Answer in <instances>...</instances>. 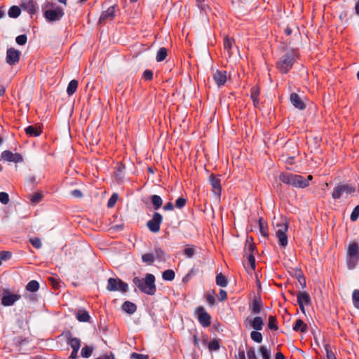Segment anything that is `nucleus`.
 Returning a JSON list of instances; mask_svg holds the SVG:
<instances>
[{
  "label": "nucleus",
  "mask_w": 359,
  "mask_h": 359,
  "mask_svg": "<svg viewBox=\"0 0 359 359\" xmlns=\"http://www.w3.org/2000/svg\"><path fill=\"white\" fill-rule=\"evenodd\" d=\"M41 11L44 18L48 22L60 21L65 15L62 7L48 0H46L41 5Z\"/></svg>",
  "instance_id": "obj_1"
},
{
  "label": "nucleus",
  "mask_w": 359,
  "mask_h": 359,
  "mask_svg": "<svg viewBox=\"0 0 359 359\" xmlns=\"http://www.w3.org/2000/svg\"><path fill=\"white\" fill-rule=\"evenodd\" d=\"M156 278L152 273H146L144 278L135 276L133 279V284L143 293L154 295L156 292Z\"/></svg>",
  "instance_id": "obj_2"
},
{
  "label": "nucleus",
  "mask_w": 359,
  "mask_h": 359,
  "mask_svg": "<svg viewBox=\"0 0 359 359\" xmlns=\"http://www.w3.org/2000/svg\"><path fill=\"white\" fill-rule=\"evenodd\" d=\"M297 57L298 51L297 50L288 49L276 62V68L281 74H286L291 70Z\"/></svg>",
  "instance_id": "obj_3"
},
{
  "label": "nucleus",
  "mask_w": 359,
  "mask_h": 359,
  "mask_svg": "<svg viewBox=\"0 0 359 359\" xmlns=\"http://www.w3.org/2000/svg\"><path fill=\"white\" fill-rule=\"evenodd\" d=\"M279 180L283 183L295 188L304 189L309 186L308 180H306L303 176L290 172H280Z\"/></svg>",
  "instance_id": "obj_4"
},
{
  "label": "nucleus",
  "mask_w": 359,
  "mask_h": 359,
  "mask_svg": "<svg viewBox=\"0 0 359 359\" xmlns=\"http://www.w3.org/2000/svg\"><path fill=\"white\" fill-rule=\"evenodd\" d=\"M359 261V245L357 242H351L347 248L346 264L349 269H353Z\"/></svg>",
  "instance_id": "obj_5"
},
{
  "label": "nucleus",
  "mask_w": 359,
  "mask_h": 359,
  "mask_svg": "<svg viewBox=\"0 0 359 359\" xmlns=\"http://www.w3.org/2000/svg\"><path fill=\"white\" fill-rule=\"evenodd\" d=\"M356 189L355 186L348 183H339L337 184L332 192V197L334 200L340 199L344 194L351 195L355 193Z\"/></svg>",
  "instance_id": "obj_6"
},
{
  "label": "nucleus",
  "mask_w": 359,
  "mask_h": 359,
  "mask_svg": "<svg viewBox=\"0 0 359 359\" xmlns=\"http://www.w3.org/2000/svg\"><path fill=\"white\" fill-rule=\"evenodd\" d=\"M194 315L199 323L203 327H209L211 324V316L202 306H197L194 310Z\"/></svg>",
  "instance_id": "obj_7"
},
{
  "label": "nucleus",
  "mask_w": 359,
  "mask_h": 359,
  "mask_svg": "<svg viewBox=\"0 0 359 359\" xmlns=\"http://www.w3.org/2000/svg\"><path fill=\"white\" fill-rule=\"evenodd\" d=\"M107 290L109 291L119 290L124 293L128 290V285L119 278H109L107 280Z\"/></svg>",
  "instance_id": "obj_8"
},
{
  "label": "nucleus",
  "mask_w": 359,
  "mask_h": 359,
  "mask_svg": "<svg viewBox=\"0 0 359 359\" xmlns=\"http://www.w3.org/2000/svg\"><path fill=\"white\" fill-rule=\"evenodd\" d=\"M277 227L279 229L276 231V236L278 239V244L280 247L285 248L287 245V231L288 229V222L286 219L281 224H277Z\"/></svg>",
  "instance_id": "obj_9"
},
{
  "label": "nucleus",
  "mask_w": 359,
  "mask_h": 359,
  "mask_svg": "<svg viewBox=\"0 0 359 359\" xmlns=\"http://www.w3.org/2000/svg\"><path fill=\"white\" fill-rule=\"evenodd\" d=\"M21 299V294H13L8 289H4L1 298V304L4 306H11Z\"/></svg>",
  "instance_id": "obj_10"
},
{
  "label": "nucleus",
  "mask_w": 359,
  "mask_h": 359,
  "mask_svg": "<svg viewBox=\"0 0 359 359\" xmlns=\"http://www.w3.org/2000/svg\"><path fill=\"white\" fill-rule=\"evenodd\" d=\"M118 9L117 4H114L103 11L98 20V25H104L108 21H112L116 17V13Z\"/></svg>",
  "instance_id": "obj_11"
},
{
  "label": "nucleus",
  "mask_w": 359,
  "mask_h": 359,
  "mask_svg": "<svg viewBox=\"0 0 359 359\" xmlns=\"http://www.w3.org/2000/svg\"><path fill=\"white\" fill-rule=\"evenodd\" d=\"M163 216L158 212H154L152 218L147 222V227L152 233H158L160 231L163 222Z\"/></svg>",
  "instance_id": "obj_12"
},
{
  "label": "nucleus",
  "mask_w": 359,
  "mask_h": 359,
  "mask_svg": "<svg viewBox=\"0 0 359 359\" xmlns=\"http://www.w3.org/2000/svg\"><path fill=\"white\" fill-rule=\"evenodd\" d=\"M21 53L20 50L15 49L14 48H10L7 49L6 61L11 66H13L18 63L20 60Z\"/></svg>",
  "instance_id": "obj_13"
},
{
  "label": "nucleus",
  "mask_w": 359,
  "mask_h": 359,
  "mask_svg": "<svg viewBox=\"0 0 359 359\" xmlns=\"http://www.w3.org/2000/svg\"><path fill=\"white\" fill-rule=\"evenodd\" d=\"M297 303L301 311L305 313L304 306H309L311 304V299L309 294L306 292L299 291L297 294Z\"/></svg>",
  "instance_id": "obj_14"
},
{
  "label": "nucleus",
  "mask_w": 359,
  "mask_h": 359,
  "mask_svg": "<svg viewBox=\"0 0 359 359\" xmlns=\"http://www.w3.org/2000/svg\"><path fill=\"white\" fill-rule=\"evenodd\" d=\"M20 8L27 11L31 18L36 13L38 10L37 3L34 0H22L20 4Z\"/></svg>",
  "instance_id": "obj_15"
},
{
  "label": "nucleus",
  "mask_w": 359,
  "mask_h": 359,
  "mask_svg": "<svg viewBox=\"0 0 359 359\" xmlns=\"http://www.w3.org/2000/svg\"><path fill=\"white\" fill-rule=\"evenodd\" d=\"M209 182L212 186V191L214 194L218 197H220L222 193V186L219 175L211 174L209 177Z\"/></svg>",
  "instance_id": "obj_16"
},
{
  "label": "nucleus",
  "mask_w": 359,
  "mask_h": 359,
  "mask_svg": "<svg viewBox=\"0 0 359 359\" xmlns=\"http://www.w3.org/2000/svg\"><path fill=\"white\" fill-rule=\"evenodd\" d=\"M1 157L8 162H14V163H22L23 162L24 159L22 156L19 153H15L13 154L9 150H5L1 154Z\"/></svg>",
  "instance_id": "obj_17"
},
{
  "label": "nucleus",
  "mask_w": 359,
  "mask_h": 359,
  "mask_svg": "<svg viewBox=\"0 0 359 359\" xmlns=\"http://www.w3.org/2000/svg\"><path fill=\"white\" fill-rule=\"evenodd\" d=\"M249 309L254 314H259L263 309V302L259 295L255 296L252 301L249 304Z\"/></svg>",
  "instance_id": "obj_18"
},
{
  "label": "nucleus",
  "mask_w": 359,
  "mask_h": 359,
  "mask_svg": "<svg viewBox=\"0 0 359 359\" xmlns=\"http://www.w3.org/2000/svg\"><path fill=\"white\" fill-rule=\"evenodd\" d=\"M212 78L218 87L223 86L227 79V72L225 70L217 69L213 73Z\"/></svg>",
  "instance_id": "obj_19"
},
{
  "label": "nucleus",
  "mask_w": 359,
  "mask_h": 359,
  "mask_svg": "<svg viewBox=\"0 0 359 359\" xmlns=\"http://www.w3.org/2000/svg\"><path fill=\"white\" fill-rule=\"evenodd\" d=\"M290 100L292 105L299 110H303L306 108L305 103L302 100L299 95L296 93H292L290 94Z\"/></svg>",
  "instance_id": "obj_20"
},
{
  "label": "nucleus",
  "mask_w": 359,
  "mask_h": 359,
  "mask_svg": "<svg viewBox=\"0 0 359 359\" xmlns=\"http://www.w3.org/2000/svg\"><path fill=\"white\" fill-rule=\"evenodd\" d=\"M256 246L253 243V238L252 236H248L245 244L243 255H252L254 254Z\"/></svg>",
  "instance_id": "obj_21"
},
{
  "label": "nucleus",
  "mask_w": 359,
  "mask_h": 359,
  "mask_svg": "<svg viewBox=\"0 0 359 359\" xmlns=\"http://www.w3.org/2000/svg\"><path fill=\"white\" fill-rule=\"evenodd\" d=\"M25 131L29 137H38L42 133V128L39 126L31 125L27 126Z\"/></svg>",
  "instance_id": "obj_22"
},
{
  "label": "nucleus",
  "mask_w": 359,
  "mask_h": 359,
  "mask_svg": "<svg viewBox=\"0 0 359 359\" xmlns=\"http://www.w3.org/2000/svg\"><path fill=\"white\" fill-rule=\"evenodd\" d=\"M260 94V89L258 86H254L250 90V98L252 100L255 107H258L259 104V96Z\"/></svg>",
  "instance_id": "obj_23"
},
{
  "label": "nucleus",
  "mask_w": 359,
  "mask_h": 359,
  "mask_svg": "<svg viewBox=\"0 0 359 359\" xmlns=\"http://www.w3.org/2000/svg\"><path fill=\"white\" fill-rule=\"evenodd\" d=\"M235 44V41L233 38L225 36L224 39V48L227 52L228 56L230 57L232 55V48Z\"/></svg>",
  "instance_id": "obj_24"
},
{
  "label": "nucleus",
  "mask_w": 359,
  "mask_h": 359,
  "mask_svg": "<svg viewBox=\"0 0 359 359\" xmlns=\"http://www.w3.org/2000/svg\"><path fill=\"white\" fill-rule=\"evenodd\" d=\"M123 311H124L126 313L131 315L135 313L137 311V306L133 302H131L130 301H126L123 302L121 306Z\"/></svg>",
  "instance_id": "obj_25"
},
{
  "label": "nucleus",
  "mask_w": 359,
  "mask_h": 359,
  "mask_svg": "<svg viewBox=\"0 0 359 359\" xmlns=\"http://www.w3.org/2000/svg\"><path fill=\"white\" fill-rule=\"evenodd\" d=\"M76 318L79 322H88L90 319V316L86 309L78 310Z\"/></svg>",
  "instance_id": "obj_26"
},
{
  "label": "nucleus",
  "mask_w": 359,
  "mask_h": 359,
  "mask_svg": "<svg viewBox=\"0 0 359 359\" xmlns=\"http://www.w3.org/2000/svg\"><path fill=\"white\" fill-rule=\"evenodd\" d=\"M151 203L152 204L153 208L155 210L160 209L163 205V199L158 195H151L150 196Z\"/></svg>",
  "instance_id": "obj_27"
},
{
  "label": "nucleus",
  "mask_w": 359,
  "mask_h": 359,
  "mask_svg": "<svg viewBox=\"0 0 359 359\" xmlns=\"http://www.w3.org/2000/svg\"><path fill=\"white\" fill-rule=\"evenodd\" d=\"M307 329V325L302 319H297L293 326V330L295 332H301L302 333L306 332Z\"/></svg>",
  "instance_id": "obj_28"
},
{
  "label": "nucleus",
  "mask_w": 359,
  "mask_h": 359,
  "mask_svg": "<svg viewBox=\"0 0 359 359\" xmlns=\"http://www.w3.org/2000/svg\"><path fill=\"white\" fill-rule=\"evenodd\" d=\"M251 327L257 331H259L262 330L264 322L261 317L256 316L253 318L252 320L250 322Z\"/></svg>",
  "instance_id": "obj_29"
},
{
  "label": "nucleus",
  "mask_w": 359,
  "mask_h": 359,
  "mask_svg": "<svg viewBox=\"0 0 359 359\" xmlns=\"http://www.w3.org/2000/svg\"><path fill=\"white\" fill-rule=\"evenodd\" d=\"M154 257L158 262H165L166 260V253L160 247H155Z\"/></svg>",
  "instance_id": "obj_30"
},
{
  "label": "nucleus",
  "mask_w": 359,
  "mask_h": 359,
  "mask_svg": "<svg viewBox=\"0 0 359 359\" xmlns=\"http://www.w3.org/2000/svg\"><path fill=\"white\" fill-rule=\"evenodd\" d=\"M259 231L262 236L264 237L268 238L269 237V232H268V225L267 223L264 220L262 217H260L259 219Z\"/></svg>",
  "instance_id": "obj_31"
},
{
  "label": "nucleus",
  "mask_w": 359,
  "mask_h": 359,
  "mask_svg": "<svg viewBox=\"0 0 359 359\" xmlns=\"http://www.w3.org/2000/svg\"><path fill=\"white\" fill-rule=\"evenodd\" d=\"M125 170V165L123 164H120L118 166H117L116 171H115V177L116 180L118 183H122L123 181V171Z\"/></svg>",
  "instance_id": "obj_32"
},
{
  "label": "nucleus",
  "mask_w": 359,
  "mask_h": 359,
  "mask_svg": "<svg viewBox=\"0 0 359 359\" xmlns=\"http://www.w3.org/2000/svg\"><path fill=\"white\" fill-rule=\"evenodd\" d=\"M39 283L37 280H32L27 284L25 289L27 291L34 293L39 290Z\"/></svg>",
  "instance_id": "obj_33"
},
{
  "label": "nucleus",
  "mask_w": 359,
  "mask_h": 359,
  "mask_svg": "<svg viewBox=\"0 0 359 359\" xmlns=\"http://www.w3.org/2000/svg\"><path fill=\"white\" fill-rule=\"evenodd\" d=\"M79 82L76 79L72 80L67 86V93L69 96L72 95L77 90Z\"/></svg>",
  "instance_id": "obj_34"
},
{
  "label": "nucleus",
  "mask_w": 359,
  "mask_h": 359,
  "mask_svg": "<svg viewBox=\"0 0 359 359\" xmlns=\"http://www.w3.org/2000/svg\"><path fill=\"white\" fill-rule=\"evenodd\" d=\"M226 277L222 273H219L216 276V284L220 287H226L228 285Z\"/></svg>",
  "instance_id": "obj_35"
},
{
  "label": "nucleus",
  "mask_w": 359,
  "mask_h": 359,
  "mask_svg": "<svg viewBox=\"0 0 359 359\" xmlns=\"http://www.w3.org/2000/svg\"><path fill=\"white\" fill-rule=\"evenodd\" d=\"M221 346L220 339H212L208 344V347L210 351H217Z\"/></svg>",
  "instance_id": "obj_36"
},
{
  "label": "nucleus",
  "mask_w": 359,
  "mask_h": 359,
  "mask_svg": "<svg viewBox=\"0 0 359 359\" xmlns=\"http://www.w3.org/2000/svg\"><path fill=\"white\" fill-rule=\"evenodd\" d=\"M268 327L272 331H277L278 330L276 316L271 315L269 316Z\"/></svg>",
  "instance_id": "obj_37"
},
{
  "label": "nucleus",
  "mask_w": 359,
  "mask_h": 359,
  "mask_svg": "<svg viewBox=\"0 0 359 359\" xmlns=\"http://www.w3.org/2000/svg\"><path fill=\"white\" fill-rule=\"evenodd\" d=\"M168 56V50L165 47H161L158 49L156 53V60L157 62L163 61Z\"/></svg>",
  "instance_id": "obj_38"
},
{
  "label": "nucleus",
  "mask_w": 359,
  "mask_h": 359,
  "mask_svg": "<svg viewBox=\"0 0 359 359\" xmlns=\"http://www.w3.org/2000/svg\"><path fill=\"white\" fill-rule=\"evenodd\" d=\"M21 13V9L17 6H12L8 12V16L11 18H18Z\"/></svg>",
  "instance_id": "obj_39"
},
{
  "label": "nucleus",
  "mask_w": 359,
  "mask_h": 359,
  "mask_svg": "<svg viewBox=\"0 0 359 359\" xmlns=\"http://www.w3.org/2000/svg\"><path fill=\"white\" fill-rule=\"evenodd\" d=\"M175 277V271L172 269H168L163 272L162 278L164 280L172 281Z\"/></svg>",
  "instance_id": "obj_40"
},
{
  "label": "nucleus",
  "mask_w": 359,
  "mask_h": 359,
  "mask_svg": "<svg viewBox=\"0 0 359 359\" xmlns=\"http://www.w3.org/2000/svg\"><path fill=\"white\" fill-rule=\"evenodd\" d=\"M43 198L42 192H36L30 196V201L33 204H37L40 203Z\"/></svg>",
  "instance_id": "obj_41"
},
{
  "label": "nucleus",
  "mask_w": 359,
  "mask_h": 359,
  "mask_svg": "<svg viewBox=\"0 0 359 359\" xmlns=\"http://www.w3.org/2000/svg\"><path fill=\"white\" fill-rule=\"evenodd\" d=\"M93 351V348L92 346L86 345L82 348L81 355L83 358H88L91 355Z\"/></svg>",
  "instance_id": "obj_42"
},
{
  "label": "nucleus",
  "mask_w": 359,
  "mask_h": 359,
  "mask_svg": "<svg viewBox=\"0 0 359 359\" xmlns=\"http://www.w3.org/2000/svg\"><path fill=\"white\" fill-rule=\"evenodd\" d=\"M142 260L143 262L147 263L149 265H151L154 263L155 260V257L153 253H145L142 255Z\"/></svg>",
  "instance_id": "obj_43"
},
{
  "label": "nucleus",
  "mask_w": 359,
  "mask_h": 359,
  "mask_svg": "<svg viewBox=\"0 0 359 359\" xmlns=\"http://www.w3.org/2000/svg\"><path fill=\"white\" fill-rule=\"evenodd\" d=\"M259 352L262 357V359H271V351L264 346L259 347Z\"/></svg>",
  "instance_id": "obj_44"
},
{
  "label": "nucleus",
  "mask_w": 359,
  "mask_h": 359,
  "mask_svg": "<svg viewBox=\"0 0 359 359\" xmlns=\"http://www.w3.org/2000/svg\"><path fill=\"white\" fill-rule=\"evenodd\" d=\"M250 337L251 339L257 342V343H261L262 341V334L259 332L257 330L252 331L250 333Z\"/></svg>",
  "instance_id": "obj_45"
},
{
  "label": "nucleus",
  "mask_w": 359,
  "mask_h": 359,
  "mask_svg": "<svg viewBox=\"0 0 359 359\" xmlns=\"http://www.w3.org/2000/svg\"><path fill=\"white\" fill-rule=\"evenodd\" d=\"M288 272L292 277L295 278L299 277L301 276V274L303 273L302 270L298 267H295V268L291 267L288 270Z\"/></svg>",
  "instance_id": "obj_46"
},
{
  "label": "nucleus",
  "mask_w": 359,
  "mask_h": 359,
  "mask_svg": "<svg viewBox=\"0 0 359 359\" xmlns=\"http://www.w3.org/2000/svg\"><path fill=\"white\" fill-rule=\"evenodd\" d=\"M67 344L69 345L72 349H79L81 345V341L80 339L75 337L74 339H71V341H68Z\"/></svg>",
  "instance_id": "obj_47"
},
{
  "label": "nucleus",
  "mask_w": 359,
  "mask_h": 359,
  "mask_svg": "<svg viewBox=\"0 0 359 359\" xmlns=\"http://www.w3.org/2000/svg\"><path fill=\"white\" fill-rule=\"evenodd\" d=\"M325 349L326 351V358L325 359H337L334 353L331 349V346L330 344L325 345Z\"/></svg>",
  "instance_id": "obj_48"
},
{
  "label": "nucleus",
  "mask_w": 359,
  "mask_h": 359,
  "mask_svg": "<svg viewBox=\"0 0 359 359\" xmlns=\"http://www.w3.org/2000/svg\"><path fill=\"white\" fill-rule=\"evenodd\" d=\"M353 304L357 309H359V290H355L352 294Z\"/></svg>",
  "instance_id": "obj_49"
},
{
  "label": "nucleus",
  "mask_w": 359,
  "mask_h": 359,
  "mask_svg": "<svg viewBox=\"0 0 359 359\" xmlns=\"http://www.w3.org/2000/svg\"><path fill=\"white\" fill-rule=\"evenodd\" d=\"M118 196L116 193H114L111 197L109 198V199L108 200V202H107V207L108 208H113L117 200H118Z\"/></svg>",
  "instance_id": "obj_50"
},
{
  "label": "nucleus",
  "mask_w": 359,
  "mask_h": 359,
  "mask_svg": "<svg viewBox=\"0 0 359 359\" xmlns=\"http://www.w3.org/2000/svg\"><path fill=\"white\" fill-rule=\"evenodd\" d=\"M196 6L204 12L209 9L208 5L206 4L205 0H196Z\"/></svg>",
  "instance_id": "obj_51"
},
{
  "label": "nucleus",
  "mask_w": 359,
  "mask_h": 359,
  "mask_svg": "<svg viewBox=\"0 0 359 359\" xmlns=\"http://www.w3.org/2000/svg\"><path fill=\"white\" fill-rule=\"evenodd\" d=\"M187 200L185 198L180 197L175 201V207L182 209L187 204Z\"/></svg>",
  "instance_id": "obj_52"
},
{
  "label": "nucleus",
  "mask_w": 359,
  "mask_h": 359,
  "mask_svg": "<svg viewBox=\"0 0 359 359\" xmlns=\"http://www.w3.org/2000/svg\"><path fill=\"white\" fill-rule=\"evenodd\" d=\"M29 242L33 245V247H34L36 249H39L41 248V241L40 238L38 237L31 238L29 239Z\"/></svg>",
  "instance_id": "obj_53"
},
{
  "label": "nucleus",
  "mask_w": 359,
  "mask_h": 359,
  "mask_svg": "<svg viewBox=\"0 0 359 359\" xmlns=\"http://www.w3.org/2000/svg\"><path fill=\"white\" fill-rule=\"evenodd\" d=\"M48 282L51 285L53 289L57 290L60 287V280H57L56 278L53 277H49L48 278Z\"/></svg>",
  "instance_id": "obj_54"
},
{
  "label": "nucleus",
  "mask_w": 359,
  "mask_h": 359,
  "mask_svg": "<svg viewBox=\"0 0 359 359\" xmlns=\"http://www.w3.org/2000/svg\"><path fill=\"white\" fill-rule=\"evenodd\" d=\"M359 217V205H356L351 214V220L353 222L356 221Z\"/></svg>",
  "instance_id": "obj_55"
},
{
  "label": "nucleus",
  "mask_w": 359,
  "mask_h": 359,
  "mask_svg": "<svg viewBox=\"0 0 359 359\" xmlns=\"http://www.w3.org/2000/svg\"><path fill=\"white\" fill-rule=\"evenodd\" d=\"M27 41V37L26 34H21L16 37L15 41L18 45L23 46L26 44Z\"/></svg>",
  "instance_id": "obj_56"
},
{
  "label": "nucleus",
  "mask_w": 359,
  "mask_h": 359,
  "mask_svg": "<svg viewBox=\"0 0 359 359\" xmlns=\"http://www.w3.org/2000/svg\"><path fill=\"white\" fill-rule=\"evenodd\" d=\"M153 76H154V74H153V72L151 70L146 69L143 72L142 78L145 81H151L153 79Z\"/></svg>",
  "instance_id": "obj_57"
},
{
  "label": "nucleus",
  "mask_w": 359,
  "mask_h": 359,
  "mask_svg": "<svg viewBox=\"0 0 359 359\" xmlns=\"http://www.w3.org/2000/svg\"><path fill=\"white\" fill-rule=\"evenodd\" d=\"M9 196L6 192H0V202L4 205L9 203Z\"/></svg>",
  "instance_id": "obj_58"
},
{
  "label": "nucleus",
  "mask_w": 359,
  "mask_h": 359,
  "mask_svg": "<svg viewBox=\"0 0 359 359\" xmlns=\"http://www.w3.org/2000/svg\"><path fill=\"white\" fill-rule=\"evenodd\" d=\"M28 341H29L27 338H24L22 337H17L14 339L15 344L18 346H20Z\"/></svg>",
  "instance_id": "obj_59"
},
{
  "label": "nucleus",
  "mask_w": 359,
  "mask_h": 359,
  "mask_svg": "<svg viewBox=\"0 0 359 359\" xmlns=\"http://www.w3.org/2000/svg\"><path fill=\"white\" fill-rule=\"evenodd\" d=\"M243 256L245 257L248 259L251 268L253 270H255V267H256V264H255V258L254 254H252V255H243Z\"/></svg>",
  "instance_id": "obj_60"
},
{
  "label": "nucleus",
  "mask_w": 359,
  "mask_h": 359,
  "mask_svg": "<svg viewBox=\"0 0 359 359\" xmlns=\"http://www.w3.org/2000/svg\"><path fill=\"white\" fill-rule=\"evenodd\" d=\"M12 256V253L9 251H1L0 252V260H8Z\"/></svg>",
  "instance_id": "obj_61"
},
{
  "label": "nucleus",
  "mask_w": 359,
  "mask_h": 359,
  "mask_svg": "<svg viewBox=\"0 0 359 359\" xmlns=\"http://www.w3.org/2000/svg\"><path fill=\"white\" fill-rule=\"evenodd\" d=\"M247 355L248 359H257L255 350L253 347H250L247 351Z\"/></svg>",
  "instance_id": "obj_62"
},
{
  "label": "nucleus",
  "mask_w": 359,
  "mask_h": 359,
  "mask_svg": "<svg viewBox=\"0 0 359 359\" xmlns=\"http://www.w3.org/2000/svg\"><path fill=\"white\" fill-rule=\"evenodd\" d=\"M131 359H149V356L147 355H143L137 353H133L130 355Z\"/></svg>",
  "instance_id": "obj_63"
},
{
  "label": "nucleus",
  "mask_w": 359,
  "mask_h": 359,
  "mask_svg": "<svg viewBox=\"0 0 359 359\" xmlns=\"http://www.w3.org/2000/svg\"><path fill=\"white\" fill-rule=\"evenodd\" d=\"M195 252L194 248H187L184 250V254L189 258H191Z\"/></svg>",
  "instance_id": "obj_64"
}]
</instances>
